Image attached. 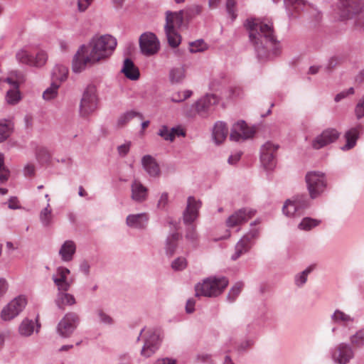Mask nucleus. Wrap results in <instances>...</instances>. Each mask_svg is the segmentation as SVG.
<instances>
[{
    "label": "nucleus",
    "mask_w": 364,
    "mask_h": 364,
    "mask_svg": "<svg viewBox=\"0 0 364 364\" xmlns=\"http://www.w3.org/2000/svg\"><path fill=\"white\" fill-rule=\"evenodd\" d=\"M179 237L180 235L176 232L171 233L167 237L165 244V252L168 257H171L174 255Z\"/></svg>",
    "instance_id": "cd10ccee"
},
{
    "label": "nucleus",
    "mask_w": 364,
    "mask_h": 364,
    "mask_svg": "<svg viewBox=\"0 0 364 364\" xmlns=\"http://www.w3.org/2000/svg\"><path fill=\"white\" fill-rule=\"evenodd\" d=\"M93 0H77V9L80 12L85 11Z\"/></svg>",
    "instance_id": "e2e57ef3"
},
{
    "label": "nucleus",
    "mask_w": 364,
    "mask_h": 364,
    "mask_svg": "<svg viewBox=\"0 0 364 364\" xmlns=\"http://www.w3.org/2000/svg\"><path fill=\"white\" fill-rule=\"evenodd\" d=\"M80 323V317L75 312L67 313L57 326V333L63 338L70 337L77 328Z\"/></svg>",
    "instance_id": "ddd939ff"
},
{
    "label": "nucleus",
    "mask_w": 364,
    "mask_h": 364,
    "mask_svg": "<svg viewBox=\"0 0 364 364\" xmlns=\"http://www.w3.org/2000/svg\"><path fill=\"white\" fill-rule=\"evenodd\" d=\"M68 69L63 65H56L52 73L53 81L58 82L60 84L65 81L68 77Z\"/></svg>",
    "instance_id": "2f4dec72"
},
{
    "label": "nucleus",
    "mask_w": 364,
    "mask_h": 364,
    "mask_svg": "<svg viewBox=\"0 0 364 364\" xmlns=\"http://www.w3.org/2000/svg\"><path fill=\"white\" fill-rule=\"evenodd\" d=\"M55 304L60 309H64L65 306H73L75 304L76 300L73 294L67 293V291L58 290Z\"/></svg>",
    "instance_id": "393cba45"
},
{
    "label": "nucleus",
    "mask_w": 364,
    "mask_h": 364,
    "mask_svg": "<svg viewBox=\"0 0 364 364\" xmlns=\"http://www.w3.org/2000/svg\"><path fill=\"white\" fill-rule=\"evenodd\" d=\"M16 58L20 63L32 66L33 56L25 48L20 49L16 54Z\"/></svg>",
    "instance_id": "f704fd0d"
},
{
    "label": "nucleus",
    "mask_w": 364,
    "mask_h": 364,
    "mask_svg": "<svg viewBox=\"0 0 364 364\" xmlns=\"http://www.w3.org/2000/svg\"><path fill=\"white\" fill-rule=\"evenodd\" d=\"M249 250L247 247H245L243 246V245H241V242H238L235 245V253L231 256V259L232 260L237 259L242 254L248 252Z\"/></svg>",
    "instance_id": "5fc2aeb1"
},
{
    "label": "nucleus",
    "mask_w": 364,
    "mask_h": 364,
    "mask_svg": "<svg viewBox=\"0 0 364 364\" xmlns=\"http://www.w3.org/2000/svg\"><path fill=\"white\" fill-rule=\"evenodd\" d=\"M6 81L13 85L14 89L7 91L6 100L10 105H15L21 99L20 92L18 90V84L16 82L12 81L10 78H6Z\"/></svg>",
    "instance_id": "c756f323"
},
{
    "label": "nucleus",
    "mask_w": 364,
    "mask_h": 364,
    "mask_svg": "<svg viewBox=\"0 0 364 364\" xmlns=\"http://www.w3.org/2000/svg\"><path fill=\"white\" fill-rule=\"evenodd\" d=\"M189 50L192 53L203 52L207 49V45L203 39L189 43Z\"/></svg>",
    "instance_id": "c03bdc74"
},
{
    "label": "nucleus",
    "mask_w": 364,
    "mask_h": 364,
    "mask_svg": "<svg viewBox=\"0 0 364 364\" xmlns=\"http://www.w3.org/2000/svg\"><path fill=\"white\" fill-rule=\"evenodd\" d=\"M168 201V196L167 193H163L158 201L157 206L159 208L164 209Z\"/></svg>",
    "instance_id": "338daca9"
},
{
    "label": "nucleus",
    "mask_w": 364,
    "mask_h": 364,
    "mask_svg": "<svg viewBox=\"0 0 364 364\" xmlns=\"http://www.w3.org/2000/svg\"><path fill=\"white\" fill-rule=\"evenodd\" d=\"M310 206V200L306 195H297L285 201L282 211L288 217H296L303 214Z\"/></svg>",
    "instance_id": "6e6552de"
},
{
    "label": "nucleus",
    "mask_w": 364,
    "mask_h": 364,
    "mask_svg": "<svg viewBox=\"0 0 364 364\" xmlns=\"http://www.w3.org/2000/svg\"><path fill=\"white\" fill-rule=\"evenodd\" d=\"M122 72L128 79L132 80H138L140 75L139 69L129 58L124 60Z\"/></svg>",
    "instance_id": "bb28decb"
},
{
    "label": "nucleus",
    "mask_w": 364,
    "mask_h": 364,
    "mask_svg": "<svg viewBox=\"0 0 364 364\" xmlns=\"http://www.w3.org/2000/svg\"><path fill=\"white\" fill-rule=\"evenodd\" d=\"M255 131L249 127L245 121H239L235 123L231 129L230 139L232 141H245L253 137Z\"/></svg>",
    "instance_id": "4468645a"
},
{
    "label": "nucleus",
    "mask_w": 364,
    "mask_h": 364,
    "mask_svg": "<svg viewBox=\"0 0 364 364\" xmlns=\"http://www.w3.org/2000/svg\"><path fill=\"white\" fill-rule=\"evenodd\" d=\"M161 343L160 332L156 329L149 330L144 335V345L141 350V355L149 358L159 348Z\"/></svg>",
    "instance_id": "9b49d317"
},
{
    "label": "nucleus",
    "mask_w": 364,
    "mask_h": 364,
    "mask_svg": "<svg viewBox=\"0 0 364 364\" xmlns=\"http://www.w3.org/2000/svg\"><path fill=\"white\" fill-rule=\"evenodd\" d=\"M171 133L173 135V141L176 136H184L186 135L185 131L181 126L172 127L171 129Z\"/></svg>",
    "instance_id": "0e129e2a"
},
{
    "label": "nucleus",
    "mask_w": 364,
    "mask_h": 364,
    "mask_svg": "<svg viewBox=\"0 0 364 364\" xmlns=\"http://www.w3.org/2000/svg\"><path fill=\"white\" fill-rule=\"evenodd\" d=\"M175 21L181 22L182 17L177 13L168 11L166 12L164 29L168 43L172 48L178 47L181 43V36L176 32L174 28Z\"/></svg>",
    "instance_id": "1a4fd4ad"
},
{
    "label": "nucleus",
    "mask_w": 364,
    "mask_h": 364,
    "mask_svg": "<svg viewBox=\"0 0 364 364\" xmlns=\"http://www.w3.org/2000/svg\"><path fill=\"white\" fill-rule=\"evenodd\" d=\"M14 124L11 120L0 121V143L5 141L12 133Z\"/></svg>",
    "instance_id": "473e14b6"
},
{
    "label": "nucleus",
    "mask_w": 364,
    "mask_h": 364,
    "mask_svg": "<svg viewBox=\"0 0 364 364\" xmlns=\"http://www.w3.org/2000/svg\"><path fill=\"white\" fill-rule=\"evenodd\" d=\"M354 112L358 119H360L361 118L364 117V95L357 102L355 107Z\"/></svg>",
    "instance_id": "09e8293b"
},
{
    "label": "nucleus",
    "mask_w": 364,
    "mask_h": 364,
    "mask_svg": "<svg viewBox=\"0 0 364 364\" xmlns=\"http://www.w3.org/2000/svg\"><path fill=\"white\" fill-rule=\"evenodd\" d=\"M139 44L141 53L145 56L154 55L160 49V42L152 32L142 33L139 37Z\"/></svg>",
    "instance_id": "f8f14e48"
},
{
    "label": "nucleus",
    "mask_w": 364,
    "mask_h": 364,
    "mask_svg": "<svg viewBox=\"0 0 364 364\" xmlns=\"http://www.w3.org/2000/svg\"><path fill=\"white\" fill-rule=\"evenodd\" d=\"M149 217L146 213L131 214L127 217V225L132 228L143 229L146 226Z\"/></svg>",
    "instance_id": "4be33fe9"
},
{
    "label": "nucleus",
    "mask_w": 364,
    "mask_h": 364,
    "mask_svg": "<svg viewBox=\"0 0 364 364\" xmlns=\"http://www.w3.org/2000/svg\"><path fill=\"white\" fill-rule=\"evenodd\" d=\"M27 299L24 295H19L6 304L1 312V318L5 321L16 318L25 309Z\"/></svg>",
    "instance_id": "9d476101"
},
{
    "label": "nucleus",
    "mask_w": 364,
    "mask_h": 364,
    "mask_svg": "<svg viewBox=\"0 0 364 364\" xmlns=\"http://www.w3.org/2000/svg\"><path fill=\"white\" fill-rule=\"evenodd\" d=\"M141 164L151 177H157L160 174L159 166L155 159L151 155H145L141 159Z\"/></svg>",
    "instance_id": "5701e85b"
},
{
    "label": "nucleus",
    "mask_w": 364,
    "mask_h": 364,
    "mask_svg": "<svg viewBox=\"0 0 364 364\" xmlns=\"http://www.w3.org/2000/svg\"><path fill=\"white\" fill-rule=\"evenodd\" d=\"M279 149V145L267 141L263 144L260 149V154L272 156L276 157V153Z\"/></svg>",
    "instance_id": "a19ab883"
},
{
    "label": "nucleus",
    "mask_w": 364,
    "mask_h": 364,
    "mask_svg": "<svg viewBox=\"0 0 364 364\" xmlns=\"http://www.w3.org/2000/svg\"><path fill=\"white\" fill-rule=\"evenodd\" d=\"M98 98L94 85H88L82 93L79 106V113L82 117H87L97 108Z\"/></svg>",
    "instance_id": "0eeeda50"
},
{
    "label": "nucleus",
    "mask_w": 364,
    "mask_h": 364,
    "mask_svg": "<svg viewBox=\"0 0 364 364\" xmlns=\"http://www.w3.org/2000/svg\"><path fill=\"white\" fill-rule=\"evenodd\" d=\"M40 221L43 227H50L53 224V215L50 203L41 210L39 214Z\"/></svg>",
    "instance_id": "7c9ffc66"
},
{
    "label": "nucleus",
    "mask_w": 364,
    "mask_h": 364,
    "mask_svg": "<svg viewBox=\"0 0 364 364\" xmlns=\"http://www.w3.org/2000/svg\"><path fill=\"white\" fill-rule=\"evenodd\" d=\"M116 46V39L110 35L93 37L90 43V49L82 45L74 55L73 71L75 73H81L87 65L107 58L112 53Z\"/></svg>",
    "instance_id": "f257e3e1"
},
{
    "label": "nucleus",
    "mask_w": 364,
    "mask_h": 364,
    "mask_svg": "<svg viewBox=\"0 0 364 364\" xmlns=\"http://www.w3.org/2000/svg\"><path fill=\"white\" fill-rule=\"evenodd\" d=\"M260 161L264 168L267 170H272L276 166L275 156L260 154Z\"/></svg>",
    "instance_id": "37998d69"
},
{
    "label": "nucleus",
    "mask_w": 364,
    "mask_h": 364,
    "mask_svg": "<svg viewBox=\"0 0 364 364\" xmlns=\"http://www.w3.org/2000/svg\"><path fill=\"white\" fill-rule=\"evenodd\" d=\"M255 239L256 238L247 232L238 241V242H241V245H243V246L247 247V249L250 250L252 245V240Z\"/></svg>",
    "instance_id": "13d9d810"
},
{
    "label": "nucleus",
    "mask_w": 364,
    "mask_h": 364,
    "mask_svg": "<svg viewBox=\"0 0 364 364\" xmlns=\"http://www.w3.org/2000/svg\"><path fill=\"white\" fill-rule=\"evenodd\" d=\"M158 135L166 141H173V135L171 133V129L166 125L160 127L158 131Z\"/></svg>",
    "instance_id": "864d4df0"
},
{
    "label": "nucleus",
    "mask_w": 364,
    "mask_h": 364,
    "mask_svg": "<svg viewBox=\"0 0 364 364\" xmlns=\"http://www.w3.org/2000/svg\"><path fill=\"white\" fill-rule=\"evenodd\" d=\"M245 26L260 60H267L279 53V43L274 35L272 23H265L257 19H248Z\"/></svg>",
    "instance_id": "f03ea898"
},
{
    "label": "nucleus",
    "mask_w": 364,
    "mask_h": 364,
    "mask_svg": "<svg viewBox=\"0 0 364 364\" xmlns=\"http://www.w3.org/2000/svg\"><path fill=\"white\" fill-rule=\"evenodd\" d=\"M34 331V323L32 320L25 318L19 326V333L23 336H30Z\"/></svg>",
    "instance_id": "e433bc0d"
},
{
    "label": "nucleus",
    "mask_w": 364,
    "mask_h": 364,
    "mask_svg": "<svg viewBox=\"0 0 364 364\" xmlns=\"http://www.w3.org/2000/svg\"><path fill=\"white\" fill-rule=\"evenodd\" d=\"M70 273V269L65 267H58L56 269V272L52 276V279L58 290L68 291L70 289L72 283L68 280Z\"/></svg>",
    "instance_id": "6ab92c4d"
},
{
    "label": "nucleus",
    "mask_w": 364,
    "mask_h": 364,
    "mask_svg": "<svg viewBox=\"0 0 364 364\" xmlns=\"http://www.w3.org/2000/svg\"><path fill=\"white\" fill-rule=\"evenodd\" d=\"M218 99L216 95L213 94L206 95L199 99L195 104L196 112L202 117H206L210 107L218 103Z\"/></svg>",
    "instance_id": "a211bd4d"
},
{
    "label": "nucleus",
    "mask_w": 364,
    "mask_h": 364,
    "mask_svg": "<svg viewBox=\"0 0 364 364\" xmlns=\"http://www.w3.org/2000/svg\"><path fill=\"white\" fill-rule=\"evenodd\" d=\"M9 170L4 166V154L0 153V183L6 182L9 179Z\"/></svg>",
    "instance_id": "49530a36"
},
{
    "label": "nucleus",
    "mask_w": 364,
    "mask_h": 364,
    "mask_svg": "<svg viewBox=\"0 0 364 364\" xmlns=\"http://www.w3.org/2000/svg\"><path fill=\"white\" fill-rule=\"evenodd\" d=\"M147 197L148 188L139 180H134L131 184V198L136 203H142Z\"/></svg>",
    "instance_id": "412c9836"
},
{
    "label": "nucleus",
    "mask_w": 364,
    "mask_h": 364,
    "mask_svg": "<svg viewBox=\"0 0 364 364\" xmlns=\"http://www.w3.org/2000/svg\"><path fill=\"white\" fill-rule=\"evenodd\" d=\"M350 342L356 348L364 346V328L358 331L355 334L350 336Z\"/></svg>",
    "instance_id": "79ce46f5"
},
{
    "label": "nucleus",
    "mask_w": 364,
    "mask_h": 364,
    "mask_svg": "<svg viewBox=\"0 0 364 364\" xmlns=\"http://www.w3.org/2000/svg\"><path fill=\"white\" fill-rule=\"evenodd\" d=\"M37 157L41 161H47L49 159L50 156L48 151L46 149H41L37 153Z\"/></svg>",
    "instance_id": "774afa93"
},
{
    "label": "nucleus",
    "mask_w": 364,
    "mask_h": 364,
    "mask_svg": "<svg viewBox=\"0 0 364 364\" xmlns=\"http://www.w3.org/2000/svg\"><path fill=\"white\" fill-rule=\"evenodd\" d=\"M340 136V133L333 128H328L323 130L311 142L314 149H320L329 144L336 141Z\"/></svg>",
    "instance_id": "2eb2a0df"
},
{
    "label": "nucleus",
    "mask_w": 364,
    "mask_h": 364,
    "mask_svg": "<svg viewBox=\"0 0 364 364\" xmlns=\"http://www.w3.org/2000/svg\"><path fill=\"white\" fill-rule=\"evenodd\" d=\"M201 205L200 200H196L193 196H189L187 199L186 208L183 213V223L187 226L185 237L193 245H196L198 235L193 223L199 215Z\"/></svg>",
    "instance_id": "20e7f679"
},
{
    "label": "nucleus",
    "mask_w": 364,
    "mask_h": 364,
    "mask_svg": "<svg viewBox=\"0 0 364 364\" xmlns=\"http://www.w3.org/2000/svg\"><path fill=\"white\" fill-rule=\"evenodd\" d=\"M354 92H355L354 88L351 87L349 89H348L347 90H343L342 92H339L338 94H337L336 95L334 100L336 102H339L341 100L346 98L347 96H348L350 95H353Z\"/></svg>",
    "instance_id": "052dcab7"
},
{
    "label": "nucleus",
    "mask_w": 364,
    "mask_h": 364,
    "mask_svg": "<svg viewBox=\"0 0 364 364\" xmlns=\"http://www.w3.org/2000/svg\"><path fill=\"white\" fill-rule=\"evenodd\" d=\"M97 314L101 323L105 325H112L113 323L112 318L105 313L102 310H97Z\"/></svg>",
    "instance_id": "4d7b16f0"
},
{
    "label": "nucleus",
    "mask_w": 364,
    "mask_h": 364,
    "mask_svg": "<svg viewBox=\"0 0 364 364\" xmlns=\"http://www.w3.org/2000/svg\"><path fill=\"white\" fill-rule=\"evenodd\" d=\"M131 142H127L117 147L118 153L121 156H125L129 151Z\"/></svg>",
    "instance_id": "69168bd1"
},
{
    "label": "nucleus",
    "mask_w": 364,
    "mask_h": 364,
    "mask_svg": "<svg viewBox=\"0 0 364 364\" xmlns=\"http://www.w3.org/2000/svg\"><path fill=\"white\" fill-rule=\"evenodd\" d=\"M354 357L352 347L345 343L338 344L332 352V358L338 364H347Z\"/></svg>",
    "instance_id": "dca6fc26"
},
{
    "label": "nucleus",
    "mask_w": 364,
    "mask_h": 364,
    "mask_svg": "<svg viewBox=\"0 0 364 364\" xmlns=\"http://www.w3.org/2000/svg\"><path fill=\"white\" fill-rule=\"evenodd\" d=\"M340 17L357 30L364 28V1L340 0Z\"/></svg>",
    "instance_id": "7ed1b4c3"
},
{
    "label": "nucleus",
    "mask_w": 364,
    "mask_h": 364,
    "mask_svg": "<svg viewBox=\"0 0 364 364\" xmlns=\"http://www.w3.org/2000/svg\"><path fill=\"white\" fill-rule=\"evenodd\" d=\"M186 77L183 67L173 68L169 71V80L171 84H179Z\"/></svg>",
    "instance_id": "72a5a7b5"
},
{
    "label": "nucleus",
    "mask_w": 364,
    "mask_h": 364,
    "mask_svg": "<svg viewBox=\"0 0 364 364\" xmlns=\"http://www.w3.org/2000/svg\"><path fill=\"white\" fill-rule=\"evenodd\" d=\"M48 54L44 50H39L36 57L33 58V64L32 66L41 68L43 67L47 62Z\"/></svg>",
    "instance_id": "a18cd8bd"
},
{
    "label": "nucleus",
    "mask_w": 364,
    "mask_h": 364,
    "mask_svg": "<svg viewBox=\"0 0 364 364\" xmlns=\"http://www.w3.org/2000/svg\"><path fill=\"white\" fill-rule=\"evenodd\" d=\"M192 91L186 90L173 94L171 101L174 102H181L189 98L192 95Z\"/></svg>",
    "instance_id": "de8ad7c7"
},
{
    "label": "nucleus",
    "mask_w": 364,
    "mask_h": 364,
    "mask_svg": "<svg viewBox=\"0 0 364 364\" xmlns=\"http://www.w3.org/2000/svg\"><path fill=\"white\" fill-rule=\"evenodd\" d=\"M186 259L182 257L176 258L171 263V267L176 271L183 270L186 267Z\"/></svg>",
    "instance_id": "3c124183"
},
{
    "label": "nucleus",
    "mask_w": 364,
    "mask_h": 364,
    "mask_svg": "<svg viewBox=\"0 0 364 364\" xmlns=\"http://www.w3.org/2000/svg\"><path fill=\"white\" fill-rule=\"evenodd\" d=\"M136 117H139L140 119L143 118L142 114H141L138 112H136L134 110L127 111V112L122 114L119 117V118L117 119V124L119 127H123L126 124H127L131 119H132L133 118H134Z\"/></svg>",
    "instance_id": "c9c22d12"
},
{
    "label": "nucleus",
    "mask_w": 364,
    "mask_h": 364,
    "mask_svg": "<svg viewBox=\"0 0 364 364\" xmlns=\"http://www.w3.org/2000/svg\"><path fill=\"white\" fill-rule=\"evenodd\" d=\"M259 223L260 220L257 219L255 220L254 222L251 223L250 224V230H249L248 233L255 238H257L259 234V229L258 228H256L255 226Z\"/></svg>",
    "instance_id": "680f3d73"
},
{
    "label": "nucleus",
    "mask_w": 364,
    "mask_h": 364,
    "mask_svg": "<svg viewBox=\"0 0 364 364\" xmlns=\"http://www.w3.org/2000/svg\"><path fill=\"white\" fill-rule=\"evenodd\" d=\"M287 9L293 6L294 9L299 10L306 4L305 0H284Z\"/></svg>",
    "instance_id": "6e6d98bb"
},
{
    "label": "nucleus",
    "mask_w": 364,
    "mask_h": 364,
    "mask_svg": "<svg viewBox=\"0 0 364 364\" xmlns=\"http://www.w3.org/2000/svg\"><path fill=\"white\" fill-rule=\"evenodd\" d=\"M60 86L59 82L53 81L50 85L43 92V99L46 100H51L55 98L58 95Z\"/></svg>",
    "instance_id": "58836bf2"
},
{
    "label": "nucleus",
    "mask_w": 364,
    "mask_h": 364,
    "mask_svg": "<svg viewBox=\"0 0 364 364\" xmlns=\"http://www.w3.org/2000/svg\"><path fill=\"white\" fill-rule=\"evenodd\" d=\"M76 252V245L73 240H66L59 250V255L63 262H70Z\"/></svg>",
    "instance_id": "b1692460"
},
{
    "label": "nucleus",
    "mask_w": 364,
    "mask_h": 364,
    "mask_svg": "<svg viewBox=\"0 0 364 364\" xmlns=\"http://www.w3.org/2000/svg\"><path fill=\"white\" fill-rule=\"evenodd\" d=\"M228 134V128L223 122H217L213 129V138L216 144H221Z\"/></svg>",
    "instance_id": "a878e982"
},
{
    "label": "nucleus",
    "mask_w": 364,
    "mask_h": 364,
    "mask_svg": "<svg viewBox=\"0 0 364 364\" xmlns=\"http://www.w3.org/2000/svg\"><path fill=\"white\" fill-rule=\"evenodd\" d=\"M320 223L321 220H319L306 217L299 223L298 228L301 230L309 231L319 225Z\"/></svg>",
    "instance_id": "4c0bfd02"
},
{
    "label": "nucleus",
    "mask_w": 364,
    "mask_h": 364,
    "mask_svg": "<svg viewBox=\"0 0 364 364\" xmlns=\"http://www.w3.org/2000/svg\"><path fill=\"white\" fill-rule=\"evenodd\" d=\"M226 11L228 14L234 21L237 18V14L235 11L236 1L235 0H226Z\"/></svg>",
    "instance_id": "8fccbe9b"
},
{
    "label": "nucleus",
    "mask_w": 364,
    "mask_h": 364,
    "mask_svg": "<svg viewBox=\"0 0 364 364\" xmlns=\"http://www.w3.org/2000/svg\"><path fill=\"white\" fill-rule=\"evenodd\" d=\"M363 131L364 126L361 124H358L355 127L348 129L344 135L346 143L341 147V149L343 151H348L353 149L355 146L359 136L363 132Z\"/></svg>",
    "instance_id": "aec40b11"
},
{
    "label": "nucleus",
    "mask_w": 364,
    "mask_h": 364,
    "mask_svg": "<svg viewBox=\"0 0 364 364\" xmlns=\"http://www.w3.org/2000/svg\"><path fill=\"white\" fill-rule=\"evenodd\" d=\"M228 284L225 277H210L195 287L196 296L215 297L220 295Z\"/></svg>",
    "instance_id": "39448f33"
},
{
    "label": "nucleus",
    "mask_w": 364,
    "mask_h": 364,
    "mask_svg": "<svg viewBox=\"0 0 364 364\" xmlns=\"http://www.w3.org/2000/svg\"><path fill=\"white\" fill-rule=\"evenodd\" d=\"M255 211L249 208H241L235 211L226 220V225L228 228H234L246 223L253 215Z\"/></svg>",
    "instance_id": "f3484780"
},
{
    "label": "nucleus",
    "mask_w": 364,
    "mask_h": 364,
    "mask_svg": "<svg viewBox=\"0 0 364 364\" xmlns=\"http://www.w3.org/2000/svg\"><path fill=\"white\" fill-rule=\"evenodd\" d=\"M311 272V269L307 268L295 277V283L298 287L304 285L307 280V276Z\"/></svg>",
    "instance_id": "603ef678"
},
{
    "label": "nucleus",
    "mask_w": 364,
    "mask_h": 364,
    "mask_svg": "<svg viewBox=\"0 0 364 364\" xmlns=\"http://www.w3.org/2000/svg\"><path fill=\"white\" fill-rule=\"evenodd\" d=\"M305 181L311 199H315L321 196L327 186L325 173L321 171H311L307 172Z\"/></svg>",
    "instance_id": "423d86ee"
},
{
    "label": "nucleus",
    "mask_w": 364,
    "mask_h": 364,
    "mask_svg": "<svg viewBox=\"0 0 364 364\" xmlns=\"http://www.w3.org/2000/svg\"><path fill=\"white\" fill-rule=\"evenodd\" d=\"M333 323L348 326L353 323L355 318L341 310H336L331 316Z\"/></svg>",
    "instance_id": "c85d7f7f"
},
{
    "label": "nucleus",
    "mask_w": 364,
    "mask_h": 364,
    "mask_svg": "<svg viewBox=\"0 0 364 364\" xmlns=\"http://www.w3.org/2000/svg\"><path fill=\"white\" fill-rule=\"evenodd\" d=\"M243 288V283L241 282H238L235 283L232 288L230 289L226 299L229 303H233L235 301L238 296L240 295L242 289Z\"/></svg>",
    "instance_id": "ea45409f"
},
{
    "label": "nucleus",
    "mask_w": 364,
    "mask_h": 364,
    "mask_svg": "<svg viewBox=\"0 0 364 364\" xmlns=\"http://www.w3.org/2000/svg\"><path fill=\"white\" fill-rule=\"evenodd\" d=\"M9 283L5 278L0 277V301L4 297L9 289Z\"/></svg>",
    "instance_id": "bf43d9fd"
}]
</instances>
